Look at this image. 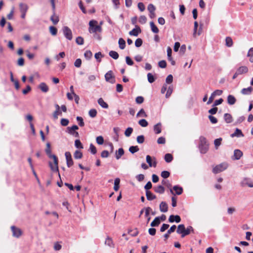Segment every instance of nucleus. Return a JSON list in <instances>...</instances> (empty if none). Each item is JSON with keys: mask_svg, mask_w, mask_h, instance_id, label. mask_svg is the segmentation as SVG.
I'll return each instance as SVG.
<instances>
[{"mask_svg": "<svg viewBox=\"0 0 253 253\" xmlns=\"http://www.w3.org/2000/svg\"><path fill=\"white\" fill-rule=\"evenodd\" d=\"M148 81L150 83H152L155 81L154 76L150 73L147 74Z\"/></svg>", "mask_w": 253, "mask_h": 253, "instance_id": "52", "label": "nucleus"}, {"mask_svg": "<svg viewBox=\"0 0 253 253\" xmlns=\"http://www.w3.org/2000/svg\"><path fill=\"white\" fill-rule=\"evenodd\" d=\"M154 130L156 134H159L161 132V124L160 123L155 125L154 126Z\"/></svg>", "mask_w": 253, "mask_h": 253, "instance_id": "29", "label": "nucleus"}, {"mask_svg": "<svg viewBox=\"0 0 253 253\" xmlns=\"http://www.w3.org/2000/svg\"><path fill=\"white\" fill-rule=\"evenodd\" d=\"M168 205L165 202H162L160 204V210L161 212H166L168 211Z\"/></svg>", "mask_w": 253, "mask_h": 253, "instance_id": "18", "label": "nucleus"}, {"mask_svg": "<svg viewBox=\"0 0 253 253\" xmlns=\"http://www.w3.org/2000/svg\"><path fill=\"white\" fill-rule=\"evenodd\" d=\"M133 131V128L132 127H129L126 129L125 132V135L126 137H129L130 136L131 134Z\"/></svg>", "mask_w": 253, "mask_h": 253, "instance_id": "50", "label": "nucleus"}, {"mask_svg": "<svg viewBox=\"0 0 253 253\" xmlns=\"http://www.w3.org/2000/svg\"><path fill=\"white\" fill-rule=\"evenodd\" d=\"M50 20L55 25L59 22V18L55 15V13H53V15L50 17Z\"/></svg>", "mask_w": 253, "mask_h": 253, "instance_id": "36", "label": "nucleus"}, {"mask_svg": "<svg viewBox=\"0 0 253 253\" xmlns=\"http://www.w3.org/2000/svg\"><path fill=\"white\" fill-rule=\"evenodd\" d=\"M75 146L77 148L83 149L84 147L81 141L79 139H76L75 141Z\"/></svg>", "mask_w": 253, "mask_h": 253, "instance_id": "43", "label": "nucleus"}, {"mask_svg": "<svg viewBox=\"0 0 253 253\" xmlns=\"http://www.w3.org/2000/svg\"><path fill=\"white\" fill-rule=\"evenodd\" d=\"M152 211V209L150 207H147V208H145V216L146 217H147V222H148L150 219H151V217L149 216V213L150 212V211Z\"/></svg>", "mask_w": 253, "mask_h": 253, "instance_id": "32", "label": "nucleus"}, {"mask_svg": "<svg viewBox=\"0 0 253 253\" xmlns=\"http://www.w3.org/2000/svg\"><path fill=\"white\" fill-rule=\"evenodd\" d=\"M173 190L175 192V193H174V192H173V190L172 189H171V188H170V192L172 194V195H181L183 192V189L181 187H180L178 185H175V186H174L173 187Z\"/></svg>", "mask_w": 253, "mask_h": 253, "instance_id": "11", "label": "nucleus"}, {"mask_svg": "<svg viewBox=\"0 0 253 253\" xmlns=\"http://www.w3.org/2000/svg\"><path fill=\"white\" fill-rule=\"evenodd\" d=\"M231 136L243 137L244 134L240 129L236 128L234 133L231 134Z\"/></svg>", "mask_w": 253, "mask_h": 253, "instance_id": "30", "label": "nucleus"}, {"mask_svg": "<svg viewBox=\"0 0 253 253\" xmlns=\"http://www.w3.org/2000/svg\"><path fill=\"white\" fill-rule=\"evenodd\" d=\"M247 56L250 57V62H253V47L249 49Z\"/></svg>", "mask_w": 253, "mask_h": 253, "instance_id": "46", "label": "nucleus"}, {"mask_svg": "<svg viewBox=\"0 0 253 253\" xmlns=\"http://www.w3.org/2000/svg\"><path fill=\"white\" fill-rule=\"evenodd\" d=\"M253 90V87L251 86H250L247 88H243L241 90V92L242 94H243L244 95H249L252 93Z\"/></svg>", "mask_w": 253, "mask_h": 253, "instance_id": "20", "label": "nucleus"}, {"mask_svg": "<svg viewBox=\"0 0 253 253\" xmlns=\"http://www.w3.org/2000/svg\"><path fill=\"white\" fill-rule=\"evenodd\" d=\"M170 173L168 171L164 170L161 172V176L164 178H167L169 176Z\"/></svg>", "mask_w": 253, "mask_h": 253, "instance_id": "61", "label": "nucleus"}, {"mask_svg": "<svg viewBox=\"0 0 253 253\" xmlns=\"http://www.w3.org/2000/svg\"><path fill=\"white\" fill-rule=\"evenodd\" d=\"M105 79L106 82L110 83L111 84H114L115 83V76L113 75L112 71H109L105 75Z\"/></svg>", "mask_w": 253, "mask_h": 253, "instance_id": "6", "label": "nucleus"}, {"mask_svg": "<svg viewBox=\"0 0 253 253\" xmlns=\"http://www.w3.org/2000/svg\"><path fill=\"white\" fill-rule=\"evenodd\" d=\"M180 221H181V218L178 215H170V216L169 217V221L171 223H172L174 221L176 222V223H179L180 222Z\"/></svg>", "mask_w": 253, "mask_h": 253, "instance_id": "14", "label": "nucleus"}, {"mask_svg": "<svg viewBox=\"0 0 253 253\" xmlns=\"http://www.w3.org/2000/svg\"><path fill=\"white\" fill-rule=\"evenodd\" d=\"M141 32V30L140 28L138 26L135 25V28L132 29L131 31H129V34L130 36L137 37Z\"/></svg>", "mask_w": 253, "mask_h": 253, "instance_id": "13", "label": "nucleus"}, {"mask_svg": "<svg viewBox=\"0 0 253 253\" xmlns=\"http://www.w3.org/2000/svg\"><path fill=\"white\" fill-rule=\"evenodd\" d=\"M63 33L65 38L71 41L73 39L72 32L71 30L67 26H64L62 28Z\"/></svg>", "mask_w": 253, "mask_h": 253, "instance_id": "5", "label": "nucleus"}, {"mask_svg": "<svg viewBox=\"0 0 253 253\" xmlns=\"http://www.w3.org/2000/svg\"><path fill=\"white\" fill-rule=\"evenodd\" d=\"M227 100L228 104L230 105H234L236 101V99L232 95H229L227 96Z\"/></svg>", "mask_w": 253, "mask_h": 253, "instance_id": "21", "label": "nucleus"}, {"mask_svg": "<svg viewBox=\"0 0 253 253\" xmlns=\"http://www.w3.org/2000/svg\"><path fill=\"white\" fill-rule=\"evenodd\" d=\"M191 231H193V228L192 226H189L185 229L184 224H179L176 230V232L178 234H181V237L183 238L185 236L188 235L190 234Z\"/></svg>", "mask_w": 253, "mask_h": 253, "instance_id": "2", "label": "nucleus"}, {"mask_svg": "<svg viewBox=\"0 0 253 253\" xmlns=\"http://www.w3.org/2000/svg\"><path fill=\"white\" fill-rule=\"evenodd\" d=\"M109 55L110 56H111L112 58L114 59H118L119 55L118 52H117L115 51L111 50L109 52Z\"/></svg>", "mask_w": 253, "mask_h": 253, "instance_id": "35", "label": "nucleus"}, {"mask_svg": "<svg viewBox=\"0 0 253 253\" xmlns=\"http://www.w3.org/2000/svg\"><path fill=\"white\" fill-rule=\"evenodd\" d=\"M146 160L147 163L148 164L149 167H153L154 168L156 167L157 162L155 158H153V159H152V157L150 156L147 155L146 157Z\"/></svg>", "mask_w": 253, "mask_h": 253, "instance_id": "8", "label": "nucleus"}, {"mask_svg": "<svg viewBox=\"0 0 253 253\" xmlns=\"http://www.w3.org/2000/svg\"><path fill=\"white\" fill-rule=\"evenodd\" d=\"M138 151L139 148L137 146H130L129 148V151L132 154H134V153L137 152Z\"/></svg>", "mask_w": 253, "mask_h": 253, "instance_id": "48", "label": "nucleus"}, {"mask_svg": "<svg viewBox=\"0 0 253 253\" xmlns=\"http://www.w3.org/2000/svg\"><path fill=\"white\" fill-rule=\"evenodd\" d=\"M49 32L52 35L55 36L57 33V29L54 26H50Z\"/></svg>", "mask_w": 253, "mask_h": 253, "instance_id": "51", "label": "nucleus"}, {"mask_svg": "<svg viewBox=\"0 0 253 253\" xmlns=\"http://www.w3.org/2000/svg\"><path fill=\"white\" fill-rule=\"evenodd\" d=\"M146 196L147 199L149 201H151L156 198V196L150 191H146Z\"/></svg>", "mask_w": 253, "mask_h": 253, "instance_id": "25", "label": "nucleus"}, {"mask_svg": "<svg viewBox=\"0 0 253 253\" xmlns=\"http://www.w3.org/2000/svg\"><path fill=\"white\" fill-rule=\"evenodd\" d=\"M74 157L76 159H80L83 157V154L81 151L76 150L74 153Z\"/></svg>", "mask_w": 253, "mask_h": 253, "instance_id": "39", "label": "nucleus"}, {"mask_svg": "<svg viewBox=\"0 0 253 253\" xmlns=\"http://www.w3.org/2000/svg\"><path fill=\"white\" fill-rule=\"evenodd\" d=\"M200 144H199V148H202L203 146H205V145H207V140L206 138L204 136H200Z\"/></svg>", "mask_w": 253, "mask_h": 253, "instance_id": "31", "label": "nucleus"}, {"mask_svg": "<svg viewBox=\"0 0 253 253\" xmlns=\"http://www.w3.org/2000/svg\"><path fill=\"white\" fill-rule=\"evenodd\" d=\"M76 42L79 45H83L84 44V40L82 37H78L76 39Z\"/></svg>", "mask_w": 253, "mask_h": 253, "instance_id": "55", "label": "nucleus"}, {"mask_svg": "<svg viewBox=\"0 0 253 253\" xmlns=\"http://www.w3.org/2000/svg\"><path fill=\"white\" fill-rule=\"evenodd\" d=\"M158 65L160 68H165L167 66V63L165 60H161L159 62Z\"/></svg>", "mask_w": 253, "mask_h": 253, "instance_id": "63", "label": "nucleus"}, {"mask_svg": "<svg viewBox=\"0 0 253 253\" xmlns=\"http://www.w3.org/2000/svg\"><path fill=\"white\" fill-rule=\"evenodd\" d=\"M221 141H222L221 138H219L217 139H215L214 140V144L215 148L216 149H217L218 147L220 145Z\"/></svg>", "mask_w": 253, "mask_h": 253, "instance_id": "45", "label": "nucleus"}, {"mask_svg": "<svg viewBox=\"0 0 253 253\" xmlns=\"http://www.w3.org/2000/svg\"><path fill=\"white\" fill-rule=\"evenodd\" d=\"M136 116L138 117H146L147 115L145 113L143 109H141L137 114Z\"/></svg>", "mask_w": 253, "mask_h": 253, "instance_id": "53", "label": "nucleus"}, {"mask_svg": "<svg viewBox=\"0 0 253 253\" xmlns=\"http://www.w3.org/2000/svg\"><path fill=\"white\" fill-rule=\"evenodd\" d=\"M84 56L87 60H89L92 56V53L90 50H86L84 52Z\"/></svg>", "mask_w": 253, "mask_h": 253, "instance_id": "49", "label": "nucleus"}, {"mask_svg": "<svg viewBox=\"0 0 253 253\" xmlns=\"http://www.w3.org/2000/svg\"><path fill=\"white\" fill-rule=\"evenodd\" d=\"M19 10H20V11L21 13L27 12L28 10V8H29L28 5L26 3H22V2L20 3L19 4Z\"/></svg>", "mask_w": 253, "mask_h": 253, "instance_id": "16", "label": "nucleus"}, {"mask_svg": "<svg viewBox=\"0 0 253 253\" xmlns=\"http://www.w3.org/2000/svg\"><path fill=\"white\" fill-rule=\"evenodd\" d=\"M242 156V152L239 149H236L234 151V155L233 159L234 160H239Z\"/></svg>", "mask_w": 253, "mask_h": 253, "instance_id": "15", "label": "nucleus"}, {"mask_svg": "<svg viewBox=\"0 0 253 253\" xmlns=\"http://www.w3.org/2000/svg\"><path fill=\"white\" fill-rule=\"evenodd\" d=\"M67 132L73 135V136L75 137H79V133L78 132L76 131V130H71V129H67Z\"/></svg>", "mask_w": 253, "mask_h": 253, "instance_id": "41", "label": "nucleus"}, {"mask_svg": "<svg viewBox=\"0 0 253 253\" xmlns=\"http://www.w3.org/2000/svg\"><path fill=\"white\" fill-rule=\"evenodd\" d=\"M154 191L155 192L159 193V194H163L165 192L164 187L161 185H159L157 187H155L154 188Z\"/></svg>", "mask_w": 253, "mask_h": 253, "instance_id": "27", "label": "nucleus"}, {"mask_svg": "<svg viewBox=\"0 0 253 253\" xmlns=\"http://www.w3.org/2000/svg\"><path fill=\"white\" fill-rule=\"evenodd\" d=\"M138 124L142 127H146L148 125V122L145 119H141L139 120Z\"/></svg>", "mask_w": 253, "mask_h": 253, "instance_id": "54", "label": "nucleus"}, {"mask_svg": "<svg viewBox=\"0 0 253 253\" xmlns=\"http://www.w3.org/2000/svg\"><path fill=\"white\" fill-rule=\"evenodd\" d=\"M45 152L49 158L52 159L53 160L54 165L51 162H49V165L51 170H52L53 171L58 172V175L60 177V175L59 172V169L58 167V158L55 155H53L51 154L50 144L49 142H47L46 144V148L45 149Z\"/></svg>", "mask_w": 253, "mask_h": 253, "instance_id": "1", "label": "nucleus"}, {"mask_svg": "<svg viewBox=\"0 0 253 253\" xmlns=\"http://www.w3.org/2000/svg\"><path fill=\"white\" fill-rule=\"evenodd\" d=\"M248 71V68L247 67L243 66L239 67L236 71L237 74L241 75L244 73H247Z\"/></svg>", "mask_w": 253, "mask_h": 253, "instance_id": "19", "label": "nucleus"}, {"mask_svg": "<svg viewBox=\"0 0 253 253\" xmlns=\"http://www.w3.org/2000/svg\"><path fill=\"white\" fill-rule=\"evenodd\" d=\"M11 229L12 232V235L16 238H19L22 234V231L14 226H12Z\"/></svg>", "mask_w": 253, "mask_h": 253, "instance_id": "10", "label": "nucleus"}, {"mask_svg": "<svg viewBox=\"0 0 253 253\" xmlns=\"http://www.w3.org/2000/svg\"><path fill=\"white\" fill-rule=\"evenodd\" d=\"M88 31L90 33H96L97 32H101L102 28L100 25H97V21L92 20L89 22Z\"/></svg>", "mask_w": 253, "mask_h": 253, "instance_id": "3", "label": "nucleus"}, {"mask_svg": "<svg viewBox=\"0 0 253 253\" xmlns=\"http://www.w3.org/2000/svg\"><path fill=\"white\" fill-rule=\"evenodd\" d=\"M119 47L121 49H124L126 47V42L123 38H120L118 41Z\"/></svg>", "mask_w": 253, "mask_h": 253, "instance_id": "34", "label": "nucleus"}, {"mask_svg": "<svg viewBox=\"0 0 253 253\" xmlns=\"http://www.w3.org/2000/svg\"><path fill=\"white\" fill-rule=\"evenodd\" d=\"M124 154V150L122 148H120L116 152V158L117 160L120 159Z\"/></svg>", "mask_w": 253, "mask_h": 253, "instance_id": "24", "label": "nucleus"}, {"mask_svg": "<svg viewBox=\"0 0 253 253\" xmlns=\"http://www.w3.org/2000/svg\"><path fill=\"white\" fill-rule=\"evenodd\" d=\"M176 228V226L175 225H173L170 227V228L168 230L167 233L164 235L165 240H166L169 237V234L175 230Z\"/></svg>", "mask_w": 253, "mask_h": 253, "instance_id": "17", "label": "nucleus"}, {"mask_svg": "<svg viewBox=\"0 0 253 253\" xmlns=\"http://www.w3.org/2000/svg\"><path fill=\"white\" fill-rule=\"evenodd\" d=\"M76 119H77V121L78 122H79V125L80 126H84V123L83 119L81 117H79L78 116V117H77Z\"/></svg>", "mask_w": 253, "mask_h": 253, "instance_id": "59", "label": "nucleus"}, {"mask_svg": "<svg viewBox=\"0 0 253 253\" xmlns=\"http://www.w3.org/2000/svg\"><path fill=\"white\" fill-rule=\"evenodd\" d=\"M136 140L138 143L142 144L144 141V136L143 135H139L137 137Z\"/></svg>", "mask_w": 253, "mask_h": 253, "instance_id": "57", "label": "nucleus"}, {"mask_svg": "<svg viewBox=\"0 0 253 253\" xmlns=\"http://www.w3.org/2000/svg\"><path fill=\"white\" fill-rule=\"evenodd\" d=\"M39 88L43 92H47L49 90L48 86L44 83H41Z\"/></svg>", "mask_w": 253, "mask_h": 253, "instance_id": "23", "label": "nucleus"}, {"mask_svg": "<svg viewBox=\"0 0 253 253\" xmlns=\"http://www.w3.org/2000/svg\"><path fill=\"white\" fill-rule=\"evenodd\" d=\"M172 92V87L171 86H169L167 90L166 97L169 98Z\"/></svg>", "mask_w": 253, "mask_h": 253, "instance_id": "60", "label": "nucleus"}, {"mask_svg": "<svg viewBox=\"0 0 253 253\" xmlns=\"http://www.w3.org/2000/svg\"><path fill=\"white\" fill-rule=\"evenodd\" d=\"M98 103L102 108L107 109L108 108V105L106 103L102 98H100L98 99Z\"/></svg>", "mask_w": 253, "mask_h": 253, "instance_id": "26", "label": "nucleus"}, {"mask_svg": "<svg viewBox=\"0 0 253 253\" xmlns=\"http://www.w3.org/2000/svg\"><path fill=\"white\" fill-rule=\"evenodd\" d=\"M224 119L227 123H230L232 122V117L231 115L228 113H226L224 114Z\"/></svg>", "mask_w": 253, "mask_h": 253, "instance_id": "33", "label": "nucleus"}, {"mask_svg": "<svg viewBox=\"0 0 253 253\" xmlns=\"http://www.w3.org/2000/svg\"><path fill=\"white\" fill-rule=\"evenodd\" d=\"M226 45L228 47H231L233 45V41L232 39L229 37H226L225 39Z\"/></svg>", "mask_w": 253, "mask_h": 253, "instance_id": "40", "label": "nucleus"}, {"mask_svg": "<svg viewBox=\"0 0 253 253\" xmlns=\"http://www.w3.org/2000/svg\"><path fill=\"white\" fill-rule=\"evenodd\" d=\"M228 167V165L226 163H222L216 165L212 169L213 173L216 174L225 170Z\"/></svg>", "mask_w": 253, "mask_h": 253, "instance_id": "4", "label": "nucleus"}, {"mask_svg": "<svg viewBox=\"0 0 253 253\" xmlns=\"http://www.w3.org/2000/svg\"><path fill=\"white\" fill-rule=\"evenodd\" d=\"M96 142L99 145H102L104 143V139L102 136H97L96 137Z\"/></svg>", "mask_w": 253, "mask_h": 253, "instance_id": "58", "label": "nucleus"}, {"mask_svg": "<svg viewBox=\"0 0 253 253\" xmlns=\"http://www.w3.org/2000/svg\"><path fill=\"white\" fill-rule=\"evenodd\" d=\"M89 150L93 154H95L97 152L96 147L92 144H90Z\"/></svg>", "mask_w": 253, "mask_h": 253, "instance_id": "64", "label": "nucleus"}, {"mask_svg": "<svg viewBox=\"0 0 253 253\" xmlns=\"http://www.w3.org/2000/svg\"><path fill=\"white\" fill-rule=\"evenodd\" d=\"M173 159V157L171 154H166L165 156V160L166 162L170 163L172 161Z\"/></svg>", "mask_w": 253, "mask_h": 253, "instance_id": "42", "label": "nucleus"}, {"mask_svg": "<svg viewBox=\"0 0 253 253\" xmlns=\"http://www.w3.org/2000/svg\"><path fill=\"white\" fill-rule=\"evenodd\" d=\"M89 116L91 118H94L96 116L97 111L95 109H91L88 112Z\"/></svg>", "mask_w": 253, "mask_h": 253, "instance_id": "47", "label": "nucleus"}, {"mask_svg": "<svg viewBox=\"0 0 253 253\" xmlns=\"http://www.w3.org/2000/svg\"><path fill=\"white\" fill-rule=\"evenodd\" d=\"M65 156L66 157L67 166L68 168H70L74 164L71 154L69 152H65Z\"/></svg>", "mask_w": 253, "mask_h": 253, "instance_id": "9", "label": "nucleus"}, {"mask_svg": "<svg viewBox=\"0 0 253 253\" xmlns=\"http://www.w3.org/2000/svg\"><path fill=\"white\" fill-rule=\"evenodd\" d=\"M105 244L111 248H114V244L113 240L110 237H107L106 239Z\"/></svg>", "mask_w": 253, "mask_h": 253, "instance_id": "22", "label": "nucleus"}, {"mask_svg": "<svg viewBox=\"0 0 253 253\" xmlns=\"http://www.w3.org/2000/svg\"><path fill=\"white\" fill-rule=\"evenodd\" d=\"M223 91L222 90L217 89L215 90L214 92H213L211 96L210 97L209 100L207 102V104L209 105L212 103L213 101V99L216 95H221Z\"/></svg>", "mask_w": 253, "mask_h": 253, "instance_id": "7", "label": "nucleus"}, {"mask_svg": "<svg viewBox=\"0 0 253 253\" xmlns=\"http://www.w3.org/2000/svg\"><path fill=\"white\" fill-rule=\"evenodd\" d=\"M147 9L149 13L155 12L156 10V7L153 4L150 3L147 6Z\"/></svg>", "mask_w": 253, "mask_h": 253, "instance_id": "44", "label": "nucleus"}, {"mask_svg": "<svg viewBox=\"0 0 253 253\" xmlns=\"http://www.w3.org/2000/svg\"><path fill=\"white\" fill-rule=\"evenodd\" d=\"M147 21V18L144 15H141L139 18V22L142 24H145Z\"/></svg>", "mask_w": 253, "mask_h": 253, "instance_id": "56", "label": "nucleus"}, {"mask_svg": "<svg viewBox=\"0 0 253 253\" xmlns=\"http://www.w3.org/2000/svg\"><path fill=\"white\" fill-rule=\"evenodd\" d=\"M143 42L141 39H137L135 42V45L137 47L141 46Z\"/></svg>", "mask_w": 253, "mask_h": 253, "instance_id": "62", "label": "nucleus"}, {"mask_svg": "<svg viewBox=\"0 0 253 253\" xmlns=\"http://www.w3.org/2000/svg\"><path fill=\"white\" fill-rule=\"evenodd\" d=\"M120 182V180L119 178L115 179L114 189L115 191H117L119 190Z\"/></svg>", "mask_w": 253, "mask_h": 253, "instance_id": "38", "label": "nucleus"}, {"mask_svg": "<svg viewBox=\"0 0 253 253\" xmlns=\"http://www.w3.org/2000/svg\"><path fill=\"white\" fill-rule=\"evenodd\" d=\"M160 224V221L158 217H155L154 220L151 223V226L157 227Z\"/></svg>", "mask_w": 253, "mask_h": 253, "instance_id": "37", "label": "nucleus"}, {"mask_svg": "<svg viewBox=\"0 0 253 253\" xmlns=\"http://www.w3.org/2000/svg\"><path fill=\"white\" fill-rule=\"evenodd\" d=\"M150 26L151 27V31L155 34H157L159 33V30L157 27L155 25L153 21L150 22Z\"/></svg>", "mask_w": 253, "mask_h": 253, "instance_id": "28", "label": "nucleus"}, {"mask_svg": "<svg viewBox=\"0 0 253 253\" xmlns=\"http://www.w3.org/2000/svg\"><path fill=\"white\" fill-rule=\"evenodd\" d=\"M241 185L243 187L248 186L251 188L253 187V182L249 179L245 178L241 182Z\"/></svg>", "mask_w": 253, "mask_h": 253, "instance_id": "12", "label": "nucleus"}]
</instances>
